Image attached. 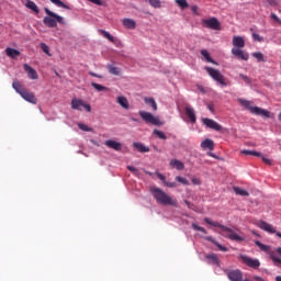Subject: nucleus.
I'll list each match as a JSON object with an SVG mask.
<instances>
[{"label":"nucleus","instance_id":"1","mask_svg":"<svg viewBox=\"0 0 281 281\" xmlns=\"http://www.w3.org/2000/svg\"><path fill=\"white\" fill-rule=\"evenodd\" d=\"M204 221L207 223V225H211L212 227H218L220 231H216V232H218V234H221L225 238H228L229 240H236L238 243L245 240V236L238 234L236 231H234L218 222H214L209 217H205Z\"/></svg>","mask_w":281,"mask_h":281},{"label":"nucleus","instance_id":"2","mask_svg":"<svg viewBox=\"0 0 281 281\" xmlns=\"http://www.w3.org/2000/svg\"><path fill=\"white\" fill-rule=\"evenodd\" d=\"M150 192L154 199L156 200V203H159L160 205H171L172 207H177L179 205L177 199L170 196L168 193H166L158 187H151Z\"/></svg>","mask_w":281,"mask_h":281},{"label":"nucleus","instance_id":"3","mask_svg":"<svg viewBox=\"0 0 281 281\" xmlns=\"http://www.w3.org/2000/svg\"><path fill=\"white\" fill-rule=\"evenodd\" d=\"M45 13L47 14V16L44 18V24L47 25V27H56L58 23L65 25L64 16L54 13L52 10L47 8L45 9Z\"/></svg>","mask_w":281,"mask_h":281},{"label":"nucleus","instance_id":"4","mask_svg":"<svg viewBox=\"0 0 281 281\" xmlns=\"http://www.w3.org/2000/svg\"><path fill=\"white\" fill-rule=\"evenodd\" d=\"M239 104L241 106H245L252 115H261L262 117H271V112L261 109L259 106H254L251 104V101L245 100V99H238Z\"/></svg>","mask_w":281,"mask_h":281},{"label":"nucleus","instance_id":"5","mask_svg":"<svg viewBox=\"0 0 281 281\" xmlns=\"http://www.w3.org/2000/svg\"><path fill=\"white\" fill-rule=\"evenodd\" d=\"M12 87L16 91V93L21 94V98H23V100H26V102H31L32 104H36V97H34V93L25 90V88H23L19 80H14L12 82Z\"/></svg>","mask_w":281,"mask_h":281},{"label":"nucleus","instance_id":"6","mask_svg":"<svg viewBox=\"0 0 281 281\" xmlns=\"http://www.w3.org/2000/svg\"><path fill=\"white\" fill-rule=\"evenodd\" d=\"M138 115H140L143 122L146 124H151L153 126H162L164 122L159 120V116L153 115V113L140 110L138 112Z\"/></svg>","mask_w":281,"mask_h":281},{"label":"nucleus","instance_id":"7","mask_svg":"<svg viewBox=\"0 0 281 281\" xmlns=\"http://www.w3.org/2000/svg\"><path fill=\"white\" fill-rule=\"evenodd\" d=\"M205 71L206 74H209V76H211L213 80H215V82H218L221 87H227V81H225V76L221 74V70L214 69L212 67H206Z\"/></svg>","mask_w":281,"mask_h":281},{"label":"nucleus","instance_id":"8","mask_svg":"<svg viewBox=\"0 0 281 281\" xmlns=\"http://www.w3.org/2000/svg\"><path fill=\"white\" fill-rule=\"evenodd\" d=\"M257 227L267 232L268 234H276L279 238H281V233L276 229V227L265 221L257 222Z\"/></svg>","mask_w":281,"mask_h":281},{"label":"nucleus","instance_id":"9","mask_svg":"<svg viewBox=\"0 0 281 281\" xmlns=\"http://www.w3.org/2000/svg\"><path fill=\"white\" fill-rule=\"evenodd\" d=\"M82 108L88 112L91 113V105L85 103V101L80 99H72L71 100V109L75 111H82Z\"/></svg>","mask_w":281,"mask_h":281},{"label":"nucleus","instance_id":"10","mask_svg":"<svg viewBox=\"0 0 281 281\" xmlns=\"http://www.w3.org/2000/svg\"><path fill=\"white\" fill-rule=\"evenodd\" d=\"M240 259L243 260L244 265L250 267L251 269H259L260 268V260L254 259L247 255H240Z\"/></svg>","mask_w":281,"mask_h":281},{"label":"nucleus","instance_id":"11","mask_svg":"<svg viewBox=\"0 0 281 281\" xmlns=\"http://www.w3.org/2000/svg\"><path fill=\"white\" fill-rule=\"evenodd\" d=\"M225 273L231 281H243V271L235 270H225Z\"/></svg>","mask_w":281,"mask_h":281},{"label":"nucleus","instance_id":"12","mask_svg":"<svg viewBox=\"0 0 281 281\" xmlns=\"http://www.w3.org/2000/svg\"><path fill=\"white\" fill-rule=\"evenodd\" d=\"M203 24L205 27H209V30H221V22H218L216 18L203 20Z\"/></svg>","mask_w":281,"mask_h":281},{"label":"nucleus","instance_id":"13","mask_svg":"<svg viewBox=\"0 0 281 281\" xmlns=\"http://www.w3.org/2000/svg\"><path fill=\"white\" fill-rule=\"evenodd\" d=\"M204 126L212 131H223V126L212 119H202Z\"/></svg>","mask_w":281,"mask_h":281},{"label":"nucleus","instance_id":"14","mask_svg":"<svg viewBox=\"0 0 281 281\" xmlns=\"http://www.w3.org/2000/svg\"><path fill=\"white\" fill-rule=\"evenodd\" d=\"M232 54L235 58H240L241 60H249V53L245 52L243 48H232Z\"/></svg>","mask_w":281,"mask_h":281},{"label":"nucleus","instance_id":"15","mask_svg":"<svg viewBox=\"0 0 281 281\" xmlns=\"http://www.w3.org/2000/svg\"><path fill=\"white\" fill-rule=\"evenodd\" d=\"M233 49H243L245 48V37L236 35L233 37Z\"/></svg>","mask_w":281,"mask_h":281},{"label":"nucleus","instance_id":"16","mask_svg":"<svg viewBox=\"0 0 281 281\" xmlns=\"http://www.w3.org/2000/svg\"><path fill=\"white\" fill-rule=\"evenodd\" d=\"M104 145L108 148H112V150H116V151L122 150V143H120L115 139H108V140L104 142Z\"/></svg>","mask_w":281,"mask_h":281},{"label":"nucleus","instance_id":"17","mask_svg":"<svg viewBox=\"0 0 281 281\" xmlns=\"http://www.w3.org/2000/svg\"><path fill=\"white\" fill-rule=\"evenodd\" d=\"M184 111L187 117H189L190 122L194 124L196 122V114L194 113V109L190 105H187Z\"/></svg>","mask_w":281,"mask_h":281},{"label":"nucleus","instance_id":"18","mask_svg":"<svg viewBox=\"0 0 281 281\" xmlns=\"http://www.w3.org/2000/svg\"><path fill=\"white\" fill-rule=\"evenodd\" d=\"M122 23L126 30H135V27H137V22L131 18L123 19Z\"/></svg>","mask_w":281,"mask_h":281},{"label":"nucleus","instance_id":"19","mask_svg":"<svg viewBox=\"0 0 281 281\" xmlns=\"http://www.w3.org/2000/svg\"><path fill=\"white\" fill-rule=\"evenodd\" d=\"M201 148L203 150H214V140L206 138L201 143Z\"/></svg>","mask_w":281,"mask_h":281},{"label":"nucleus","instance_id":"20","mask_svg":"<svg viewBox=\"0 0 281 281\" xmlns=\"http://www.w3.org/2000/svg\"><path fill=\"white\" fill-rule=\"evenodd\" d=\"M206 260H209V265H221V260L218 259V256L216 254H209L205 256Z\"/></svg>","mask_w":281,"mask_h":281},{"label":"nucleus","instance_id":"21","mask_svg":"<svg viewBox=\"0 0 281 281\" xmlns=\"http://www.w3.org/2000/svg\"><path fill=\"white\" fill-rule=\"evenodd\" d=\"M116 102L117 104H120V106H122L123 109L128 110L131 108V104H128V99H126V97L121 95L116 98Z\"/></svg>","mask_w":281,"mask_h":281},{"label":"nucleus","instance_id":"22","mask_svg":"<svg viewBox=\"0 0 281 281\" xmlns=\"http://www.w3.org/2000/svg\"><path fill=\"white\" fill-rule=\"evenodd\" d=\"M255 245H257V247H259V249L261 251H265V254H268V256H271V254L273 252V250H271V246H267L265 244H262L261 241H255Z\"/></svg>","mask_w":281,"mask_h":281},{"label":"nucleus","instance_id":"23","mask_svg":"<svg viewBox=\"0 0 281 281\" xmlns=\"http://www.w3.org/2000/svg\"><path fill=\"white\" fill-rule=\"evenodd\" d=\"M169 165L171 166V168H176V170H183V168H186V165L181 162V160L177 159H171Z\"/></svg>","mask_w":281,"mask_h":281},{"label":"nucleus","instance_id":"24","mask_svg":"<svg viewBox=\"0 0 281 281\" xmlns=\"http://www.w3.org/2000/svg\"><path fill=\"white\" fill-rule=\"evenodd\" d=\"M5 54L9 58H19V56H21V52L10 47L5 49Z\"/></svg>","mask_w":281,"mask_h":281},{"label":"nucleus","instance_id":"25","mask_svg":"<svg viewBox=\"0 0 281 281\" xmlns=\"http://www.w3.org/2000/svg\"><path fill=\"white\" fill-rule=\"evenodd\" d=\"M133 147L136 148L138 153H150V148H148L142 143H133Z\"/></svg>","mask_w":281,"mask_h":281},{"label":"nucleus","instance_id":"26","mask_svg":"<svg viewBox=\"0 0 281 281\" xmlns=\"http://www.w3.org/2000/svg\"><path fill=\"white\" fill-rule=\"evenodd\" d=\"M24 71L29 74L32 80H36V70H34V68H32L30 65L24 64Z\"/></svg>","mask_w":281,"mask_h":281},{"label":"nucleus","instance_id":"27","mask_svg":"<svg viewBox=\"0 0 281 281\" xmlns=\"http://www.w3.org/2000/svg\"><path fill=\"white\" fill-rule=\"evenodd\" d=\"M145 103H147L149 106H151L153 111H157V102L155 101L154 98H148L146 97L144 99Z\"/></svg>","mask_w":281,"mask_h":281},{"label":"nucleus","instance_id":"28","mask_svg":"<svg viewBox=\"0 0 281 281\" xmlns=\"http://www.w3.org/2000/svg\"><path fill=\"white\" fill-rule=\"evenodd\" d=\"M241 155H251L252 157H262V154L260 151L249 150V149L241 150Z\"/></svg>","mask_w":281,"mask_h":281},{"label":"nucleus","instance_id":"29","mask_svg":"<svg viewBox=\"0 0 281 281\" xmlns=\"http://www.w3.org/2000/svg\"><path fill=\"white\" fill-rule=\"evenodd\" d=\"M201 55L203 56V58H205L206 63H212L213 65L216 63L214 61V59H212L210 53L206 49H202Z\"/></svg>","mask_w":281,"mask_h":281},{"label":"nucleus","instance_id":"30","mask_svg":"<svg viewBox=\"0 0 281 281\" xmlns=\"http://www.w3.org/2000/svg\"><path fill=\"white\" fill-rule=\"evenodd\" d=\"M109 72L112 74V76H120V74H122V70H120V68L110 65L108 66Z\"/></svg>","mask_w":281,"mask_h":281},{"label":"nucleus","instance_id":"31","mask_svg":"<svg viewBox=\"0 0 281 281\" xmlns=\"http://www.w3.org/2000/svg\"><path fill=\"white\" fill-rule=\"evenodd\" d=\"M50 2H53L54 5H57V8H64L65 10H71V8L69 5L65 4L60 0H50Z\"/></svg>","mask_w":281,"mask_h":281},{"label":"nucleus","instance_id":"32","mask_svg":"<svg viewBox=\"0 0 281 281\" xmlns=\"http://www.w3.org/2000/svg\"><path fill=\"white\" fill-rule=\"evenodd\" d=\"M252 58H256L258 63H265V55L261 52H255L251 54Z\"/></svg>","mask_w":281,"mask_h":281},{"label":"nucleus","instance_id":"33","mask_svg":"<svg viewBox=\"0 0 281 281\" xmlns=\"http://www.w3.org/2000/svg\"><path fill=\"white\" fill-rule=\"evenodd\" d=\"M100 34H102V36H104V38H108V41H110V43H115V37H113V35L109 34V32L104 31V30H100L99 31Z\"/></svg>","mask_w":281,"mask_h":281},{"label":"nucleus","instance_id":"34","mask_svg":"<svg viewBox=\"0 0 281 281\" xmlns=\"http://www.w3.org/2000/svg\"><path fill=\"white\" fill-rule=\"evenodd\" d=\"M234 192H235L236 194H238L239 196H248V195H249V192H248L247 190L240 189V188H238V187H235V188H234Z\"/></svg>","mask_w":281,"mask_h":281},{"label":"nucleus","instance_id":"35","mask_svg":"<svg viewBox=\"0 0 281 281\" xmlns=\"http://www.w3.org/2000/svg\"><path fill=\"white\" fill-rule=\"evenodd\" d=\"M91 87H93V89H95V91H109V88H106L100 83L91 82Z\"/></svg>","mask_w":281,"mask_h":281},{"label":"nucleus","instance_id":"36","mask_svg":"<svg viewBox=\"0 0 281 281\" xmlns=\"http://www.w3.org/2000/svg\"><path fill=\"white\" fill-rule=\"evenodd\" d=\"M176 3L182 10H186V8H189V5H190V4H188V0H176Z\"/></svg>","mask_w":281,"mask_h":281},{"label":"nucleus","instance_id":"37","mask_svg":"<svg viewBox=\"0 0 281 281\" xmlns=\"http://www.w3.org/2000/svg\"><path fill=\"white\" fill-rule=\"evenodd\" d=\"M25 7L29 8V10L36 12V3H34L33 1L26 0Z\"/></svg>","mask_w":281,"mask_h":281},{"label":"nucleus","instance_id":"38","mask_svg":"<svg viewBox=\"0 0 281 281\" xmlns=\"http://www.w3.org/2000/svg\"><path fill=\"white\" fill-rule=\"evenodd\" d=\"M78 127L80 128V131H85L86 133H91V131H93V128L89 127L87 124L83 123H79Z\"/></svg>","mask_w":281,"mask_h":281},{"label":"nucleus","instance_id":"39","mask_svg":"<svg viewBox=\"0 0 281 281\" xmlns=\"http://www.w3.org/2000/svg\"><path fill=\"white\" fill-rule=\"evenodd\" d=\"M148 3L151 8H161V0H148Z\"/></svg>","mask_w":281,"mask_h":281},{"label":"nucleus","instance_id":"40","mask_svg":"<svg viewBox=\"0 0 281 281\" xmlns=\"http://www.w3.org/2000/svg\"><path fill=\"white\" fill-rule=\"evenodd\" d=\"M176 181H178L179 183H182V186H190V182H188V179H186L181 176H177Z\"/></svg>","mask_w":281,"mask_h":281},{"label":"nucleus","instance_id":"41","mask_svg":"<svg viewBox=\"0 0 281 281\" xmlns=\"http://www.w3.org/2000/svg\"><path fill=\"white\" fill-rule=\"evenodd\" d=\"M192 228L195 231V232H202V234H207V231H205V228L204 227H201V226H199V225H196V224H192Z\"/></svg>","mask_w":281,"mask_h":281},{"label":"nucleus","instance_id":"42","mask_svg":"<svg viewBox=\"0 0 281 281\" xmlns=\"http://www.w3.org/2000/svg\"><path fill=\"white\" fill-rule=\"evenodd\" d=\"M41 49H42V52H44V54H47V56H52V54H49V46H47V44L42 43Z\"/></svg>","mask_w":281,"mask_h":281},{"label":"nucleus","instance_id":"43","mask_svg":"<svg viewBox=\"0 0 281 281\" xmlns=\"http://www.w3.org/2000/svg\"><path fill=\"white\" fill-rule=\"evenodd\" d=\"M271 260L274 262V265H281V259L279 257H276V255L273 254V251L269 255Z\"/></svg>","mask_w":281,"mask_h":281},{"label":"nucleus","instance_id":"44","mask_svg":"<svg viewBox=\"0 0 281 281\" xmlns=\"http://www.w3.org/2000/svg\"><path fill=\"white\" fill-rule=\"evenodd\" d=\"M154 134L159 137V139H166V134L159 130H155Z\"/></svg>","mask_w":281,"mask_h":281},{"label":"nucleus","instance_id":"45","mask_svg":"<svg viewBox=\"0 0 281 281\" xmlns=\"http://www.w3.org/2000/svg\"><path fill=\"white\" fill-rule=\"evenodd\" d=\"M252 38L258 43H262V41H265V38H262V36H260L258 33H252Z\"/></svg>","mask_w":281,"mask_h":281},{"label":"nucleus","instance_id":"46","mask_svg":"<svg viewBox=\"0 0 281 281\" xmlns=\"http://www.w3.org/2000/svg\"><path fill=\"white\" fill-rule=\"evenodd\" d=\"M239 78H241L246 85H251V79L246 75H239Z\"/></svg>","mask_w":281,"mask_h":281},{"label":"nucleus","instance_id":"47","mask_svg":"<svg viewBox=\"0 0 281 281\" xmlns=\"http://www.w3.org/2000/svg\"><path fill=\"white\" fill-rule=\"evenodd\" d=\"M259 157L262 159L263 164H267V166H271V164H272L271 159L265 157V155H262V154Z\"/></svg>","mask_w":281,"mask_h":281},{"label":"nucleus","instance_id":"48","mask_svg":"<svg viewBox=\"0 0 281 281\" xmlns=\"http://www.w3.org/2000/svg\"><path fill=\"white\" fill-rule=\"evenodd\" d=\"M90 3H94V5H104V1L102 0H88Z\"/></svg>","mask_w":281,"mask_h":281},{"label":"nucleus","instance_id":"49","mask_svg":"<svg viewBox=\"0 0 281 281\" xmlns=\"http://www.w3.org/2000/svg\"><path fill=\"white\" fill-rule=\"evenodd\" d=\"M205 240H209V243H213V245H217L218 244V241H216L214 238H212V236L205 237Z\"/></svg>","mask_w":281,"mask_h":281},{"label":"nucleus","instance_id":"50","mask_svg":"<svg viewBox=\"0 0 281 281\" xmlns=\"http://www.w3.org/2000/svg\"><path fill=\"white\" fill-rule=\"evenodd\" d=\"M216 245V247L220 249V251H227V247H225V246H223V245H221V244H215Z\"/></svg>","mask_w":281,"mask_h":281},{"label":"nucleus","instance_id":"51","mask_svg":"<svg viewBox=\"0 0 281 281\" xmlns=\"http://www.w3.org/2000/svg\"><path fill=\"white\" fill-rule=\"evenodd\" d=\"M192 183H193L194 186H201V180H200L199 178H193V179H192Z\"/></svg>","mask_w":281,"mask_h":281},{"label":"nucleus","instance_id":"52","mask_svg":"<svg viewBox=\"0 0 281 281\" xmlns=\"http://www.w3.org/2000/svg\"><path fill=\"white\" fill-rule=\"evenodd\" d=\"M167 188H177V182H166Z\"/></svg>","mask_w":281,"mask_h":281},{"label":"nucleus","instance_id":"53","mask_svg":"<svg viewBox=\"0 0 281 281\" xmlns=\"http://www.w3.org/2000/svg\"><path fill=\"white\" fill-rule=\"evenodd\" d=\"M271 19H273V21H277V23H280V18H278L276 13H271Z\"/></svg>","mask_w":281,"mask_h":281},{"label":"nucleus","instance_id":"54","mask_svg":"<svg viewBox=\"0 0 281 281\" xmlns=\"http://www.w3.org/2000/svg\"><path fill=\"white\" fill-rule=\"evenodd\" d=\"M267 3H269V5H278V1L276 0H267Z\"/></svg>","mask_w":281,"mask_h":281},{"label":"nucleus","instance_id":"55","mask_svg":"<svg viewBox=\"0 0 281 281\" xmlns=\"http://www.w3.org/2000/svg\"><path fill=\"white\" fill-rule=\"evenodd\" d=\"M90 76H92V78H102V75H98L95 72H89Z\"/></svg>","mask_w":281,"mask_h":281},{"label":"nucleus","instance_id":"56","mask_svg":"<svg viewBox=\"0 0 281 281\" xmlns=\"http://www.w3.org/2000/svg\"><path fill=\"white\" fill-rule=\"evenodd\" d=\"M127 170H130V172H137V168H135L133 166H128Z\"/></svg>","mask_w":281,"mask_h":281},{"label":"nucleus","instance_id":"57","mask_svg":"<svg viewBox=\"0 0 281 281\" xmlns=\"http://www.w3.org/2000/svg\"><path fill=\"white\" fill-rule=\"evenodd\" d=\"M157 177L160 179V181H166V176L161 173H157Z\"/></svg>","mask_w":281,"mask_h":281},{"label":"nucleus","instance_id":"58","mask_svg":"<svg viewBox=\"0 0 281 281\" xmlns=\"http://www.w3.org/2000/svg\"><path fill=\"white\" fill-rule=\"evenodd\" d=\"M191 10H192V12L196 13V10H199V8H198L196 5H193V7L191 8Z\"/></svg>","mask_w":281,"mask_h":281},{"label":"nucleus","instance_id":"59","mask_svg":"<svg viewBox=\"0 0 281 281\" xmlns=\"http://www.w3.org/2000/svg\"><path fill=\"white\" fill-rule=\"evenodd\" d=\"M277 251L281 256V247L277 248Z\"/></svg>","mask_w":281,"mask_h":281},{"label":"nucleus","instance_id":"60","mask_svg":"<svg viewBox=\"0 0 281 281\" xmlns=\"http://www.w3.org/2000/svg\"><path fill=\"white\" fill-rule=\"evenodd\" d=\"M276 281H281V276L276 277Z\"/></svg>","mask_w":281,"mask_h":281},{"label":"nucleus","instance_id":"61","mask_svg":"<svg viewBox=\"0 0 281 281\" xmlns=\"http://www.w3.org/2000/svg\"><path fill=\"white\" fill-rule=\"evenodd\" d=\"M209 109H210V111H214V109H212V105H209Z\"/></svg>","mask_w":281,"mask_h":281},{"label":"nucleus","instance_id":"62","mask_svg":"<svg viewBox=\"0 0 281 281\" xmlns=\"http://www.w3.org/2000/svg\"><path fill=\"white\" fill-rule=\"evenodd\" d=\"M279 122H281V112L279 113Z\"/></svg>","mask_w":281,"mask_h":281},{"label":"nucleus","instance_id":"63","mask_svg":"<svg viewBox=\"0 0 281 281\" xmlns=\"http://www.w3.org/2000/svg\"><path fill=\"white\" fill-rule=\"evenodd\" d=\"M210 155V157H214V154H209Z\"/></svg>","mask_w":281,"mask_h":281},{"label":"nucleus","instance_id":"64","mask_svg":"<svg viewBox=\"0 0 281 281\" xmlns=\"http://www.w3.org/2000/svg\"><path fill=\"white\" fill-rule=\"evenodd\" d=\"M252 234H256V232H255V231H252Z\"/></svg>","mask_w":281,"mask_h":281}]
</instances>
